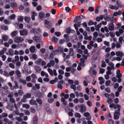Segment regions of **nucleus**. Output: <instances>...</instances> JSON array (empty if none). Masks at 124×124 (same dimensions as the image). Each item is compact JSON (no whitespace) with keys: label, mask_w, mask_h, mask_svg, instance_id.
I'll return each instance as SVG.
<instances>
[{"label":"nucleus","mask_w":124,"mask_h":124,"mask_svg":"<svg viewBox=\"0 0 124 124\" xmlns=\"http://www.w3.org/2000/svg\"><path fill=\"white\" fill-rule=\"evenodd\" d=\"M109 107L110 108H113L115 109L118 108V111L120 110L121 107L120 105L118 104L116 105L114 103H112L110 104L109 106Z\"/></svg>","instance_id":"f257e3e1"},{"label":"nucleus","mask_w":124,"mask_h":124,"mask_svg":"<svg viewBox=\"0 0 124 124\" xmlns=\"http://www.w3.org/2000/svg\"><path fill=\"white\" fill-rule=\"evenodd\" d=\"M45 26L47 28H51L52 26V24L51 22H49L46 20H45L44 21Z\"/></svg>","instance_id":"f03ea898"},{"label":"nucleus","mask_w":124,"mask_h":124,"mask_svg":"<svg viewBox=\"0 0 124 124\" xmlns=\"http://www.w3.org/2000/svg\"><path fill=\"white\" fill-rule=\"evenodd\" d=\"M24 40V39L21 37H16L14 39V41L16 43L21 42Z\"/></svg>","instance_id":"7ed1b4c3"},{"label":"nucleus","mask_w":124,"mask_h":124,"mask_svg":"<svg viewBox=\"0 0 124 124\" xmlns=\"http://www.w3.org/2000/svg\"><path fill=\"white\" fill-rule=\"evenodd\" d=\"M90 71L91 76L93 77L96 74V72L95 70L94 69L93 67H90Z\"/></svg>","instance_id":"20e7f679"},{"label":"nucleus","mask_w":124,"mask_h":124,"mask_svg":"<svg viewBox=\"0 0 124 124\" xmlns=\"http://www.w3.org/2000/svg\"><path fill=\"white\" fill-rule=\"evenodd\" d=\"M120 110L118 111V109L115 112L114 114V119H115L117 120L119 118V116L120 115Z\"/></svg>","instance_id":"39448f33"},{"label":"nucleus","mask_w":124,"mask_h":124,"mask_svg":"<svg viewBox=\"0 0 124 124\" xmlns=\"http://www.w3.org/2000/svg\"><path fill=\"white\" fill-rule=\"evenodd\" d=\"M19 32L21 36H26L28 34V30L26 29H23L20 30Z\"/></svg>","instance_id":"423d86ee"},{"label":"nucleus","mask_w":124,"mask_h":124,"mask_svg":"<svg viewBox=\"0 0 124 124\" xmlns=\"http://www.w3.org/2000/svg\"><path fill=\"white\" fill-rule=\"evenodd\" d=\"M84 116L86 118L87 120H90L91 119V116L90 115V114L88 112H85L84 113Z\"/></svg>","instance_id":"0eeeda50"},{"label":"nucleus","mask_w":124,"mask_h":124,"mask_svg":"<svg viewBox=\"0 0 124 124\" xmlns=\"http://www.w3.org/2000/svg\"><path fill=\"white\" fill-rule=\"evenodd\" d=\"M117 6H114L112 5H109V8L111 9H115L117 10L118 9L119 7H121L120 5L118 3H117Z\"/></svg>","instance_id":"6e6552de"},{"label":"nucleus","mask_w":124,"mask_h":124,"mask_svg":"<svg viewBox=\"0 0 124 124\" xmlns=\"http://www.w3.org/2000/svg\"><path fill=\"white\" fill-rule=\"evenodd\" d=\"M80 112H84L86 111V108L85 105H82L80 106Z\"/></svg>","instance_id":"1a4fd4ad"},{"label":"nucleus","mask_w":124,"mask_h":124,"mask_svg":"<svg viewBox=\"0 0 124 124\" xmlns=\"http://www.w3.org/2000/svg\"><path fill=\"white\" fill-rule=\"evenodd\" d=\"M55 64V62L54 60H51L47 64V66L48 67H50L51 66L52 67L54 66Z\"/></svg>","instance_id":"9d476101"},{"label":"nucleus","mask_w":124,"mask_h":124,"mask_svg":"<svg viewBox=\"0 0 124 124\" xmlns=\"http://www.w3.org/2000/svg\"><path fill=\"white\" fill-rule=\"evenodd\" d=\"M33 39L37 42H40L41 41L40 38L37 36H35L33 38Z\"/></svg>","instance_id":"9b49d317"},{"label":"nucleus","mask_w":124,"mask_h":124,"mask_svg":"<svg viewBox=\"0 0 124 124\" xmlns=\"http://www.w3.org/2000/svg\"><path fill=\"white\" fill-rule=\"evenodd\" d=\"M108 26V28L109 31H112L114 30V26L112 23H109Z\"/></svg>","instance_id":"f8f14e48"},{"label":"nucleus","mask_w":124,"mask_h":124,"mask_svg":"<svg viewBox=\"0 0 124 124\" xmlns=\"http://www.w3.org/2000/svg\"><path fill=\"white\" fill-rule=\"evenodd\" d=\"M45 16L44 13L42 12H40L39 13V17L41 20H42L44 18Z\"/></svg>","instance_id":"ddd939ff"},{"label":"nucleus","mask_w":124,"mask_h":124,"mask_svg":"<svg viewBox=\"0 0 124 124\" xmlns=\"http://www.w3.org/2000/svg\"><path fill=\"white\" fill-rule=\"evenodd\" d=\"M34 68L37 72H40L41 70V69L39 66L35 65L34 67Z\"/></svg>","instance_id":"4468645a"},{"label":"nucleus","mask_w":124,"mask_h":124,"mask_svg":"<svg viewBox=\"0 0 124 124\" xmlns=\"http://www.w3.org/2000/svg\"><path fill=\"white\" fill-rule=\"evenodd\" d=\"M4 122L5 123H8V124H12L13 122L11 121H9L8 119L7 118H5L3 119Z\"/></svg>","instance_id":"2eb2a0df"},{"label":"nucleus","mask_w":124,"mask_h":124,"mask_svg":"<svg viewBox=\"0 0 124 124\" xmlns=\"http://www.w3.org/2000/svg\"><path fill=\"white\" fill-rule=\"evenodd\" d=\"M104 17V16L102 15H101L100 16L97 17L96 18V20L98 22H99L101 20H102Z\"/></svg>","instance_id":"dca6fc26"},{"label":"nucleus","mask_w":124,"mask_h":124,"mask_svg":"<svg viewBox=\"0 0 124 124\" xmlns=\"http://www.w3.org/2000/svg\"><path fill=\"white\" fill-rule=\"evenodd\" d=\"M32 14L31 16V19L32 20H35V16H37L38 14L37 13L34 12H33L32 13Z\"/></svg>","instance_id":"f3484780"},{"label":"nucleus","mask_w":124,"mask_h":124,"mask_svg":"<svg viewBox=\"0 0 124 124\" xmlns=\"http://www.w3.org/2000/svg\"><path fill=\"white\" fill-rule=\"evenodd\" d=\"M11 7L12 8L17 7V3L15 2H12L10 3Z\"/></svg>","instance_id":"a211bd4d"},{"label":"nucleus","mask_w":124,"mask_h":124,"mask_svg":"<svg viewBox=\"0 0 124 124\" xmlns=\"http://www.w3.org/2000/svg\"><path fill=\"white\" fill-rule=\"evenodd\" d=\"M31 97V94L30 93H27L23 96V97L24 99H27Z\"/></svg>","instance_id":"6ab92c4d"},{"label":"nucleus","mask_w":124,"mask_h":124,"mask_svg":"<svg viewBox=\"0 0 124 124\" xmlns=\"http://www.w3.org/2000/svg\"><path fill=\"white\" fill-rule=\"evenodd\" d=\"M101 23L98 24L97 25H96L95 26V28L96 31H99V29L101 27Z\"/></svg>","instance_id":"aec40b11"},{"label":"nucleus","mask_w":124,"mask_h":124,"mask_svg":"<svg viewBox=\"0 0 124 124\" xmlns=\"http://www.w3.org/2000/svg\"><path fill=\"white\" fill-rule=\"evenodd\" d=\"M38 119L36 116L34 117L33 118V122L34 124H37L38 122Z\"/></svg>","instance_id":"412c9836"},{"label":"nucleus","mask_w":124,"mask_h":124,"mask_svg":"<svg viewBox=\"0 0 124 124\" xmlns=\"http://www.w3.org/2000/svg\"><path fill=\"white\" fill-rule=\"evenodd\" d=\"M41 76H45L46 77H48V76L47 73L46 72H44V71H42L41 73Z\"/></svg>","instance_id":"4be33fe9"},{"label":"nucleus","mask_w":124,"mask_h":124,"mask_svg":"<svg viewBox=\"0 0 124 124\" xmlns=\"http://www.w3.org/2000/svg\"><path fill=\"white\" fill-rule=\"evenodd\" d=\"M31 77L33 79V82H35V80L37 78V77L34 74H32L31 75Z\"/></svg>","instance_id":"5701e85b"},{"label":"nucleus","mask_w":124,"mask_h":124,"mask_svg":"<svg viewBox=\"0 0 124 124\" xmlns=\"http://www.w3.org/2000/svg\"><path fill=\"white\" fill-rule=\"evenodd\" d=\"M69 54L71 56H73L74 55L73 49L72 48H70L69 49Z\"/></svg>","instance_id":"b1692460"},{"label":"nucleus","mask_w":124,"mask_h":124,"mask_svg":"<svg viewBox=\"0 0 124 124\" xmlns=\"http://www.w3.org/2000/svg\"><path fill=\"white\" fill-rule=\"evenodd\" d=\"M30 103L32 105H37L36 101L32 99H31L30 101Z\"/></svg>","instance_id":"393cba45"},{"label":"nucleus","mask_w":124,"mask_h":124,"mask_svg":"<svg viewBox=\"0 0 124 124\" xmlns=\"http://www.w3.org/2000/svg\"><path fill=\"white\" fill-rule=\"evenodd\" d=\"M74 26L75 28V29L76 30L77 35H79L80 33L78 31V27L77 26V25L76 24H74Z\"/></svg>","instance_id":"a878e982"},{"label":"nucleus","mask_w":124,"mask_h":124,"mask_svg":"<svg viewBox=\"0 0 124 124\" xmlns=\"http://www.w3.org/2000/svg\"><path fill=\"white\" fill-rule=\"evenodd\" d=\"M19 82L22 83L24 85L26 84L27 83L26 81L23 80L22 78L19 79Z\"/></svg>","instance_id":"bb28decb"},{"label":"nucleus","mask_w":124,"mask_h":124,"mask_svg":"<svg viewBox=\"0 0 124 124\" xmlns=\"http://www.w3.org/2000/svg\"><path fill=\"white\" fill-rule=\"evenodd\" d=\"M24 20L27 23L29 22L31 20L30 18L29 17L25 16L24 18Z\"/></svg>","instance_id":"cd10ccee"},{"label":"nucleus","mask_w":124,"mask_h":124,"mask_svg":"<svg viewBox=\"0 0 124 124\" xmlns=\"http://www.w3.org/2000/svg\"><path fill=\"white\" fill-rule=\"evenodd\" d=\"M117 56H122L123 55V53L122 52L117 51L116 53Z\"/></svg>","instance_id":"c85d7f7f"},{"label":"nucleus","mask_w":124,"mask_h":124,"mask_svg":"<svg viewBox=\"0 0 124 124\" xmlns=\"http://www.w3.org/2000/svg\"><path fill=\"white\" fill-rule=\"evenodd\" d=\"M113 101V100L111 98H108L107 100V102L109 104H111Z\"/></svg>","instance_id":"c756f323"},{"label":"nucleus","mask_w":124,"mask_h":124,"mask_svg":"<svg viewBox=\"0 0 124 124\" xmlns=\"http://www.w3.org/2000/svg\"><path fill=\"white\" fill-rule=\"evenodd\" d=\"M35 47L34 46H32L30 47V50L31 52L33 53L35 51Z\"/></svg>","instance_id":"7c9ffc66"},{"label":"nucleus","mask_w":124,"mask_h":124,"mask_svg":"<svg viewBox=\"0 0 124 124\" xmlns=\"http://www.w3.org/2000/svg\"><path fill=\"white\" fill-rule=\"evenodd\" d=\"M22 107L23 108H25L27 109H28L29 108L30 106L29 104H23L22 105Z\"/></svg>","instance_id":"2f4dec72"},{"label":"nucleus","mask_w":124,"mask_h":124,"mask_svg":"<svg viewBox=\"0 0 124 124\" xmlns=\"http://www.w3.org/2000/svg\"><path fill=\"white\" fill-rule=\"evenodd\" d=\"M14 82L15 84V85L14 86V88L16 89L18 88L19 87L18 84L17 82L16 81H14Z\"/></svg>","instance_id":"473e14b6"},{"label":"nucleus","mask_w":124,"mask_h":124,"mask_svg":"<svg viewBox=\"0 0 124 124\" xmlns=\"http://www.w3.org/2000/svg\"><path fill=\"white\" fill-rule=\"evenodd\" d=\"M42 61V60L41 59H39L35 62V63L39 65Z\"/></svg>","instance_id":"72a5a7b5"},{"label":"nucleus","mask_w":124,"mask_h":124,"mask_svg":"<svg viewBox=\"0 0 124 124\" xmlns=\"http://www.w3.org/2000/svg\"><path fill=\"white\" fill-rule=\"evenodd\" d=\"M47 70L49 74L51 76H52L53 75V73L52 70L49 68Z\"/></svg>","instance_id":"f704fd0d"},{"label":"nucleus","mask_w":124,"mask_h":124,"mask_svg":"<svg viewBox=\"0 0 124 124\" xmlns=\"http://www.w3.org/2000/svg\"><path fill=\"white\" fill-rule=\"evenodd\" d=\"M58 40V39L55 36L53 37L52 39V41L55 43H57Z\"/></svg>","instance_id":"c9c22d12"},{"label":"nucleus","mask_w":124,"mask_h":124,"mask_svg":"<svg viewBox=\"0 0 124 124\" xmlns=\"http://www.w3.org/2000/svg\"><path fill=\"white\" fill-rule=\"evenodd\" d=\"M54 101V99L53 98H49L47 100L48 102L50 103H52Z\"/></svg>","instance_id":"e433bc0d"},{"label":"nucleus","mask_w":124,"mask_h":124,"mask_svg":"<svg viewBox=\"0 0 124 124\" xmlns=\"http://www.w3.org/2000/svg\"><path fill=\"white\" fill-rule=\"evenodd\" d=\"M16 73L18 77H21V73L18 70H16Z\"/></svg>","instance_id":"4c0bfd02"},{"label":"nucleus","mask_w":124,"mask_h":124,"mask_svg":"<svg viewBox=\"0 0 124 124\" xmlns=\"http://www.w3.org/2000/svg\"><path fill=\"white\" fill-rule=\"evenodd\" d=\"M41 91L43 92H45L46 91L47 89L44 86L41 87Z\"/></svg>","instance_id":"58836bf2"},{"label":"nucleus","mask_w":124,"mask_h":124,"mask_svg":"<svg viewBox=\"0 0 124 124\" xmlns=\"http://www.w3.org/2000/svg\"><path fill=\"white\" fill-rule=\"evenodd\" d=\"M8 54L9 55H13L14 54L13 50L11 49H9L8 50Z\"/></svg>","instance_id":"ea45409f"},{"label":"nucleus","mask_w":124,"mask_h":124,"mask_svg":"<svg viewBox=\"0 0 124 124\" xmlns=\"http://www.w3.org/2000/svg\"><path fill=\"white\" fill-rule=\"evenodd\" d=\"M23 19V17L22 16H19L18 17V22H22Z\"/></svg>","instance_id":"a19ab883"},{"label":"nucleus","mask_w":124,"mask_h":124,"mask_svg":"<svg viewBox=\"0 0 124 124\" xmlns=\"http://www.w3.org/2000/svg\"><path fill=\"white\" fill-rule=\"evenodd\" d=\"M104 19L107 21H111V18L110 17L107 16L104 18Z\"/></svg>","instance_id":"79ce46f5"},{"label":"nucleus","mask_w":124,"mask_h":124,"mask_svg":"<svg viewBox=\"0 0 124 124\" xmlns=\"http://www.w3.org/2000/svg\"><path fill=\"white\" fill-rule=\"evenodd\" d=\"M109 34L110 36L112 38H113L115 36V33L113 31L110 32Z\"/></svg>","instance_id":"37998d69"},{"label":"nucleus","mask_w":124,"mask_h":124,"mask_svg":"<svg viewBox=\"0 0 124 124\" xmlns=\"http://www.w3.org/2000/svg\"><path fill=\"white\" fill-rule=\"evenodd\" d=\"M121 12L120 11H119L118 12H115L113 13V16H117L118 15L121 14Z\"/></svg>","instance_id":"c03bdc74"},{"label":"nucleus","mask_w":124,"mask_h":124,"mask_svg":"<svg viewBox=\"0 0 124 124\" xmlns=\"http://www.w3.org/2000/svg\"><path fill=\"white\" fill-rule=\"evenodd\" d=\"M66 11L67 12H69L71 10V9L69 7H66L65 8Z\"/></svg>","instance_id":"a18cd8bd"},{"label":"nucleus","mask_w":124,"mask_h":124,"mask_svg":"<svg viewBox=\"0 0 124 124\" xmlns=\"http://www.w3.org/2000/svg\"><path fill=\"white\" fill-rule=\"evenodd\" d=\"M75 115L76 117L78 118H80L81 117L80 114L78 113H75Z\"/></svg>","instance_id":"49530a36"},{"label":"nucleus","mask_w":124,"mask_h":124,"mask_svg":"<svg viewBox=\"0 0 124 124\" xmlns=\"http://www.w3.org/2000/svg\"><path fill=\"white\" fill-rule=\"evenodd\" d=\"M102 64L101 67H104L106 66V65L104 61L102 60L101 61Z\"/></svg>","instance_id":"de8ad7c7"},{"label":"nucleus","mask_w":124,"mask_h":124,"mask_svg":"<svg viewBox=\"0 0 124 124\" xmlns=\"http://www.w3.org/2000/svg\"><path fill=\"white\" fill-rule=\"evenodd\" d=\"M105 70L103 68H101L100 69L99 73V74H102L105 72Z\"/></svg>","instance_id":"09e8293b"},{"label":"nucleus","mask_w":124,"mask_h":124,"mask_svg":"<svg viewBox=\"0 0 124 124\" xmlns=\"http://www.w3.org/2000/svg\"><path fill=\"white\" fill-rule=\"evenodd\" d=\"M111 83V81L110 80H108L105 82V85L106 86H109Z\"/></svg>","instance_id":"8fccbe9b"},{"label":"nucleus","mask_w":124,"mask_h":124,"mask_svg":"<svg viewBox=\"0 0 124 124\" xmlns=\"http://www.w3.org/2000/svg\"><path fill=\"white\" fill-rule=\"evenodd\" d=\"M16 17V15L15 14H13L10 16V17L11 20H14V19Z\"/></svg>","instance_id":"3c124183"},{"label":"nucleus","mask_w":124,"mask_h":124,"mask_svg":"<svg viewBox=\"0 0 124 124\" xmlns=\"http://www.w3.org/2000/svg\"><path fill=\"white\" fill-rule=\"evenodd\" d=\"M36 101L39 104H41L42 103V101L41 99H36Z\"/></svg>","instance_id":"603ef678"},{"label":"nucleus","mask_w":124,"mask_h":124,"mask_svg":"<svg viewBox=\"0 0 124 124\" xmlns=\"http://www.w3.org/2000/svg\"><path fill=\"white\" fill-rule=\"evenodd\" d=\"M87 105L89 107H90L92 106V102L90 101H87L86 102Z\"/></svg>","instance_id":"864d4df0"},{"label":"nucleus","mask_w":124,"mask_h":124,"mask_svg":"<svg viewBox=\"0 0 124 124\" xmlns=\"http://www.w3.org/2000/svg\"><path fill=\"white\" fill-rule=\"evenodd\" d=\"M59 52L60 51H59V49H56L55 50L53 51L52 52V53L53 54H54V55H55V54L54 53H57Z\"/></svg>","instance_id":"5fc2aeb1"},{"label":"nucleus","mask_w":124,"mask_h":124,"mask_svg":"<svg viewBox=\"0 0 124 124\" xmlns=\"http://www.w3.org/2000/svg\"><path fill=\"white\" fill-rule=\"evenodd\" d=\"M3 75H4L7 77H8L9 76V74L6 71H4Z\"/></svg>","instance_id":"6e6d98bb"},{"label":"nucleus","mask_w":124,"mask_h":124,"mask_svg":"<svg viewBox=\"0 0 124 124\" xmlns=\"http://www.w3.org/2000/svg\"><path fill=\"white\" fill-rule=\"evenodd\" d=\"M111 71H107L106 72V74L108 75H109L111 74H112V76H114V74L113 73H112Z\"/></svg>","instance_id":"4d7b16f0"},{"label":"nucleus","mask_w":124,"mask_h":124,"mask_svg":"<svg viewBox=\"0 0 124 124\" xmlns=\"http://www.w3.org/2000/svg\"><path fill=\"white\" fill-rule=\"evenodd\" d=\"M71 88L73 89L74 91L76 90V87L75 85H74L72 84L71 86Z\"/></svg>","instance_id":"13d9d810"},{"label":"nucleus","mask_w":124,"mask_h":124,"mask_svg":"<svg viewBox=\"0 0 124 124\" xmlns=\"http://www.w3.org/2000/svg\"><path fill=\"white\" fill-rule=\"evenodd\" d=\"M108 124H114V122L112 119L108 120Z\"/></svg>","instance_id":"bf43d9fd"},{"label":"nucleus","mask_w":124,"mask_h":124,"mask_svg":"<svg viewBox=\"0 0 124 124\" xmlns=\"http://www.w3.org/2000/svg\"><path fill=\"white\" fill-rule=\"evenodd\" d=\"M2 58V60L3 61H5L6 59V56L5 55H2L1 56H0Z\"/></svg>","instance_id":"052dcab7"},{"label":"nucleus","mask_w":124,"mask_h":124,"mask_svg":"<svg viewBox=\"0 0 124 124\" xmlns=\"http://www.w3.org/2000/svg\"><path fill=\"white\" fill-rule=\"evenodd\" d=\"M18 93L20 95H22L23 94V93L22 90H19L18 91Z\"/></svg>","instance_id":"680f3d73"},{"label":"nucleus","mask_w":124,"mask_h":124,"mask_svg":"<svg viewBox=\"0 0 124 124\" xmlns=\"http://www.w3.org/2000/svg\"><path fill=\"white\" fill-rule=\"evenodd\" d=\"M9 66L12 69H14L15 68L14 65L12 63H10L9 64Z\"/></svg>","instance_id":"e2e57ef3"},{"label":"nucleus","mask_w":124,"mask_h":124,"mask_svg":"<svg viewBox=\"0 0 124 124\" xmlns=\"http://www.w3.org/2000/svg\"><path fill=\"white\" fill-rule=\"evenodd\" d=\"M104 43L105 45H107L108 46H110L109 43L108 42L105 41L104 42Z\"/></svg>","instance_id":"0e129e2a"},{"label":"nucleus","mask_w":124,"mask_h":124,"mask_svg":"<svg viewBox=\"0 0 124 124\" xmlns=\"http://www.w3.org/2000/svg\"><path fill=\"white\" fill-rule=\"evenodd\" d=\"M26 79L27 81L29 82L31 80V78L30 76H27L26 78Z\"/></svg>","instance_id":"69168bd1"},{"label":"nucleus","mask_w":124,"mask_h":124,"mask_svg":"<svg viewBox=\"0 0 124 124\" xmlns=\"http://www.w3.org/2000/svg\"><path fill=\"white\" fill-rule=\"evenodd\" d=\"M8 116L7 114L6 113H3L2 114V116L3 117H6Z\"/></svg>","instance_id":"338daca9"},{"label":"nucleus","mask_w":124,"mask_h":124,"mask_svg":"<svg viewBox=\"0 0 124 124\" xmlns=\"http://www.w3.org/2000/svg\"><path fill=\"white\" fill-rule=\"evenodd\" d=\"M55 35L57 37H59L61 35V33L59 32H55L54 33Z\"/></svg>","instance_id":"774afa93"}]
</instances>
